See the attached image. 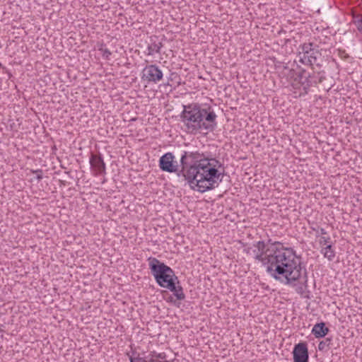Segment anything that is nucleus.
<instances>
[{
    "label": "nucleus",
    "mask_w": 362,
    "mask_h": 362,
    "mask_svg": "<svg viewBox=\"0 0 362 362\" xmlns=\"http://www.w3.org/2000/svg\"><path fill=\"white\" fill-rule=\"evenodd\" d=\"M329 331V329L325 326V322H320L314 325L311 332L316 338H322L326 336Z\"/></svg>",
    "instance_id": "nucleus-14"
},
{
    "label": "nucleus",
    "mask_w": 362,
    "mask_h": 362,
    "mask_svg": "<svg viewBox=\"0 0 362 362\" xmlns=\"http://www.w3.org/2000/svg\"><path fill=\"white\" fill-rule=\"evenodd\" d=\"M99 51L101 52L103 57L106 59H109L110 55L112 54V52L107 48L104 47L103 45H101V47L99 48Z\"/></svg>",
    "instance_id": "nucleus-18"
},
{
    "label": "nucleus",
    "mask_w": 362,
    "mask_h": 362,
    "mask_svg": "<svg viewBox=\"0 0 362 362\" xmlns=\"http://www.w3.org/2000/svg\"><path fill=\"white\" fill-rule=\"evenodd\" d=\"M280 242H274L270 246L266 248L264 241H258L253 244L252 246L247 247L245 250L247 254L258 262H260L263 266L267 267V259H269L270 250H275L276 246L280 245Z\"/></svg>",
    "instance_id": "nucleus-5"
},
{
    "label": "nucleus",
    "mask_w": 362,
    "mask_h": 362,
    "mask_svg": "<svg viewBox=\"0 0 362 362\" xmlns=\"http://www.w3.org/2000/svg\"><path fill=\"white\" fill-rule=\"evenodd\" d=\"M325 77L322 76H320L317 80L309 79V76H307V71L304 69H302L295 77V84L293 86H301L304 90V94H307L311 86L318 83H322Z\"/></svg>",
    "instance_id": "nucleus-8"
},
{
    "label": "nucleus",
    "mask_w": 362,
    "mask_h": 362,
    "mask_svg": "<svg viewBox=\"0 0 362 362\" xmlns=\"http://www.w3.org/2000/svg\"><path fill=\"white\" fill-rule=\"evenodd\" d=\"M152 357L151 358L157 359L158 361H167L166 360V354L165 353H156L153 351L152 354H151Z\"/></svg>",
    "instance_id": "nucleus-17"
},
{
    "label": "nucleus",
    "mask_w": 362,
    "mask_h": 362,
    "mask_svg": "<svg viewBox=\"0 0 362 362\" xmlns=\"http://www.w3.org/2000/svg\"><path fill=\"white\" fill-rule=\"evenodd\" d=\"M163 78V71L156 64L146 65L142 71L141 79L148 83H157Z\"/></svg>",
    "instance_id": "nucleus-7"
},
{
    "label": "nucleus",
    "mask_w": 362,
    "mask_h": 362,
    "mask_svg": "<svg viewBox=\"0 0 362 362\" xmlns=\"http://www.w3.org/2000/svg\"><path fill=\"white\" fill-rule=\"evenodd\" d=\"M149 362H172V361H158L157 359L150 358L149 359Z\"/></svg>",
    "instance_id": "nucleus-23"
},
{
    "label": "nucleus",
    "mask_w": 362,
    "mask_h": 362,
    "mask_svg": "<svg viewBox=\"0 0 362 362\" xmlns=\"http://www.w3.org/2000/svg\"><path fill=\"white\" fill-rule=\"evenodd\" d=\"M355 24L358 30L362 34V16H360L358 20L355 21Z\"/></svg>",
    "instance_id": "nucleus-21"
},
{
    "label": "nucleus",
    "mask_w": 362,
    "mask_h": 362,
    "mask_svg": "<svg viewBox=\"0 0 362 362\" xmlns=\"http://www.w3.org/2000/svg\"><path fill=\"white\" fill-rule=\"evenodd\" d=\"M181 170L177 175L187 181L190 188L204 193L217 187L223 175L217 169L221 166L216 158H209L196 150L183 151L180 158Z\"/></svg>",
    "instance_id": "nucleus-2"
},
{
    "label": "nucleus",
    "mask_w": 362,
    "mask_h": 362,
    "mask_svg": "<svg viewBox=\"0 0 362 362\" xmlns=\"http://www.w3.org/2000/svg\"><path fill=\"white\" fill-rule=\"evenodd\" d=\"M331 239L329 237L322 236L320 238L319 243L322 247L327 246V245L330 244Z\"/></svg>",
    "instance_id": "nucleus-19"
},
{
    "label": "nucleus",
    "mask_w": 362,
    "mask_h": 362,
    "mask_svg": "<svg viewBox=\"0 0 362 362\" xmlns=\"http://www.w3.org/2000/svg\"><path fill=\"white\" fill-rule=\"evenodd\" d=\"M137 362H149V360L146 361L144 358L139 356V359H137Z\"/></svg>",
    "instance_id": "nucleus-25"
},
{
    "label": "nucleus",
    "mask_w": 362,
    "mask_h": 362,
    "mask_svg": "<svg viewBox=\"0 0 362 362\" xmlns=\"http://www.w3.org/2000/svg\"><path fill=\"white\" fill-rule=\"evenodd\" d=\"M216 117L217 115L211 107L202 108L197 103L184 106L180 115L186 132L192 134L214 132L217 127Z\"/></svg>",
    "instance_id": "nucleus-3"
},
{
    "label": "nucleus",
    "mask_w": 362,
    "mask_h": 362,
    "mask_svg": "<svg viewBox=\"0 0 362 362\" xmlns=\"http://www.w3.org/2000/svg\"><path fill=\"white\" fill-rule=\"evenodd\" d=\"M292 354L293 362H308L309 352L306 342L295 344Z\"/></svg>",
    "instance_id": "nucleus-10"
},
{
    "label": "nucleus",
    "mask_w": 362,
    "mask_h": 362,
    "mask_svg": "<svg viewBox=\"0 0 362 362\" xmlns=\"http://www.w3.org/2000/svg\"><path fill=\"white\" fill-rule=\"evenodd\" d=\"M90 164L98 174L105 173V163H104L103 158L101 155L97 156L91 154L90 157Z\"/></svg>",
    "instance_id": "nucleus-13"
},
{
    "label": "nucleus",
    "mask_w": 362,
    "mask_h": 362,
    "mask_svg": "<svg viewBox=\"0 0 362 362\" xmlns=\"http://www.w3.org/2000/svg\"><path fill=\"white\" fill-rule=\"evenodd\" d=\"M32 173L36 174V179L37 181H40L42 179V170L41 169L33 170Z\"/></svg>",
    "instance_id": "nucleus-20"
},
{
    "label": "nucleus",
    "mask_w": 362,
    "mask_h": 362,
    "mask_svg": "<svg viewBox=\"0 0 362 362\" xmlns=\"http://www.w3.org/2000/svg\"><path fill=\"white\" fill-rule=\"evenodd\" d=\"M170 301L173 302V298L172 297H170Z\"/></svg>",
    "instance_id": "nucleus-28"
},
{
    "label": "nucleus",
    "mask_w": 362,
    "mask_h": 362,
    "mask_svg": "<svg viewBox=\"0 0 362 362\" xmlns=\"http://www.w3.org/2000/svg\"><path fill=\"white\" fill-rule=\"evenodd\" d=\"M168 284L169 285L165 288L170 291L177 300H183L185 299V294L184 293L183 288L180 285V282L178 279Z\"/></svg>",
    "instance_id": "nucleus-12"
},
{
    "label": "nucleus",
    "mask_w": 362,
    "mask_h": 362,
    "mask_svg": "<svg viewBox=\"0 0 362 362\" xmlns=\"http://www.w3.org/2000/svg\"><path fill=\"white\" fill-rule=\"evenodd\" d=\"M332 339L330 338H326L325 340L321 341L318 344V349L320 351H323L327 346L331 343Z\"/></svg>",
    "instance_id": "nucleus-16"
},
{
    "label": "nucleus",
    "mask_w": 362,
    "mask_h": 362,
    "mask_svg": "<svg viewBox=\"0 0 362 362\" xmlns=\"http://www.w3.org/2000/svg\"><path fill=\"white\" fill-rule=\"evenodd\" d=\"M163 43L159 40L157 36H152L147 45V52L145 54L148 56H152L154 54H160L163 47Z\"/></svg>",
    "instance_id": "nucleus-11"
},
{
    "label": "nucleus",
    "mask_w": 362,
    "mask_h": 362,
    "mask_svg": "<svg viewBox=\"0 0 362 362\" xmlns=\"http://www.w3.org/2000/svg\"><path fill=\"white\" fill-rule=\"evenodd\" d=\"M307 76H309V79L317 80L315 76L314 75H312L311 74H307Z\"/></svg>",
    "instance_id": "nucleus-24"
},
{
    "label": "nucleus",
    "mask_w": 362,
    "mask_h": 362,
    "mask_svg": "<svg viewBox=\"0 0 362 362\" xmlns=\"http://www.w3.org/2000/svg\"><path fill=\"white\" fill-rule=\"evenodd\" d=\"M173 75H175V74H174V73L171 74L170 77L168 78V81H170V80H173V77H172V76H173Z\"/></svg>",
    "instance_id": "nucleus-27"
},
{
    "label": "nucleus",
    "mask_w": 362,
    "mask_h": 362,
    "mask_svg": "<svg viewBox=\"0 0 362 362\" xmlns=\"http://www.w3.org/2000/svg\"><path fill=\"white\" fill-rule=\"evenodd\" d=\"M321 253L325 258H327L329 261H332L335 257V252L332 249L331 244L327 245L325 247H322L321 249Z\"/></svg>",
    "instance_id": "nucleus-15"
},
{
    "label": "nucleus",
    "mask_w": 362,
    "mask_h": 362,
    "mask_svg": "<svg viewBox=\"0 0 362 362\" xmlns=\"http://www.w3.org/2000/svg\"><path fill=\"white\" fill-rule=\"evenodd\" d=\"M269 251L267 272L275 280L295 287L298 294L304 295L308 289V272L301 257L282 243Z\"/></svg>",
    "instance_id": "nucleus-1"
},
{
    "label": "nucleus",
    "mask_w": 362,
    "mask_h": 362,
    "mask_svg": "<svg viewBox=\"0 0 362 362\" xmlns=\"http://www.w3.org/2000/svg\"><path fill=\"white\" fill-rule=\"evenodd\" d=\"M320 233L322 235H326V234H327V231H326L324 228H321L320 229Z\"/></svg>",
    "instance_id": "nucleus-26"
},
{
    "label": "nucleus",
    "mask_w": 362,
    "mask_h": 362,
    "mask_svg": "<svg viewBox=\"0 0 362 362\" xmlns=\"http://www.w3.org/2000/svg\"><path fill=\"white\" fill-rule=\"evenodd\" d=\"M139 356L134 357L133 356H129V360L130 362H137V359H139Z\"/></svg>",
    "instance_id": "nucleus-22"
},
{
    "label": "nucleus",
    "mask_w": 362,
    "mask_h": 362,
    "mask_svg": "<svg viewBox=\"0 0 362 362\" xmlns=\"http://www.w3.org/2000/svg\"><path fill=\"white\" fill-rule=\"evenodd\" d=\"M148 261L151 273L153 276L156 282L160 287L165 288L169 285V283H172L178 279L173 269L156 257H151L148 259Z\"/></svg>",
    "instance_id": "nucleus-4"
},
{
    "label": "nucleus",
    "mask_w": 362,
    "mask_h": 362,
    "mask_svg": "<svg viewBox=\"0 0 362 362\" xmlns=\"http://www.w3.org/2000/svg\"><path fill=\"white\" fill-rule=\"evenodd\" d=\"M299 48L301 51L298 52V57L300 63L308 66H320L318 59L322 54L317 45L308 42L301 45Z\"/></svg>",
    "instance_id": "nucleus-6"
},
{
    "label": "nucleus",
    "mask_w": 362,
    "mask_h": 362,
    "mask_svg": "<svg viewBox=\"0 0 362 362\" xmlns=\"http://www.w3.org/2000/svg\"><path fill=\"white\" fill-rule=\"evenodd\" d=\"M159 168L163 172L179 173V165L175 160V156L171 152L163 154L159 159Z\"/></svg>",
    "instance_id": "nucleus-9"
}]
</instances>
